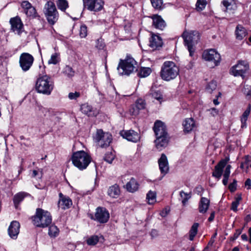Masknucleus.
<instances>
[{
    "label": "nucleus",
    "mask_w": 251,
    "mask_h": 251,
    "mask_svg": "<svg viewBox=\"0 0 251 251\" xmlns=\"http://www.w3.org/2000/svg\"><path fill=\"white\" fill-rule=\"evenodd\" d=\"M153 130L156 136L154 141L156 148L161 151L167 146L170 139L166 126L163 122L157 120L154 124Z\"/></svg>",
    "instance_id": "1"
},
{
    "label": "nucleus",
    "mask_w": 251,
    "mask_h": 251,
    "mask_svg": "<svg viewBox=\"0 0 251 251\" xmlns=\"http://www.w3.org/2000/svg\"><path fill=\"white\" fill-rule=\"evenodd\" d=\"M179 73V68L173 61H165L161 68L160 76L162 79L170 81L175 79Z\"/></svg>",
    "instance_id": "2"
},
{
    "label": "nucleus",
    "mask_w": 251,
    "mask_h": 251,
    "mask_svg": "<svg viewBox=\"0 0 251 251\" xmlns=\"http://www.w3.org/2000/svg\"><path fill=\"white\" fill-rule=\"evenodd\" d=\"M229 161V158L228 157L221 160L215 166L214 170L212 173V176L220 179L223 173V169L226 167V169L223 174V183L224 185H226L228 183V178L230 174V169L231 166L227 165Z\"/></svg>",
    "instance_id": "3"
},
{
    "label": "nucleus",
    "mask_w": 251,
    "mask_h": 251,
    "mask_svg": "<svg viewBox=\"0 0 251 251\" xmlns=\"http://www.w3.org/2000/svg\"><path fill=\"white\" fill-rule=\"evenodd\" d=\"M31 219L32 223L35 226L41 228L48 227L52 222L50 213L40 208L36 209L35 214L32 217Z\"/></svg>",
    "instance_id": "4"
},
{
    "label": "nucleus",
    "mask_w": 251,
    "mask_h": 251,
    "mask_svg": "<svg viewBox=\"0 0 251 251\" xmlns=\"http://www.w3.org/2000/svg\"><path fill=\"white\" fill-rule=\"evenodd\" d=\"M136 61L130 55H127L125 60L120 59L117 70L120 75H129L134 70H137Z\"/></svg>",
    "instance_id": "5"
},
{
    "label": "nucleus",
    "mask_w": 251,
    "mask_h": 251,
    "mask_svg": "<svg viewBox=\"0 0 251 251\" xmlns=\"http://www.w3.org/2000/svg\"><path fill=\"white\" fill-rule=\"evenodd\" d=\"M182 37L190 56H193L195 51V46L200 40L199 33L197 31H185L182 34Z\"/></svg>",
    "instance_id": "6"
},
{
    "label": "nucleus",
    "mask_w": 251,
    "mask_h": 251,
    "mask_svg": "<svg viewBox=\"0 0 251 251\" xmlns=\"http://www.w3.org/2000/svg\"><path fill=\"white\" fill-rule=\"evenodd\" d=\"M54 87V83L50 76L45 75L39 77L36 81L35 88L39 93L50 94Z\"/></svg>",
    "instance_id": "7"
},
{
    "label": "nucleus",
    "mask_w": 251,
    "mask_h": 251,
    "mask_svg": "<svg viewBox=\"0 0 251 251\" xmlns=\"http://www.w3.org/2000/svg\"><path fill=\"white\" fill-rule=\"evenodd\" d=\"M72 161L75 167L82 170L86 169L91 162V157L83 151H77L73 154Z\"/></svg>",
    "instance_id": "8"
},
{
    "label": "nucleus",
    "mask_w": 251,
    "mask_h": 251,
    "mask_svg": "<svg viewBox=\"0 0 251 251\" xmlns=\"http://www.w3.org/2000/svg\"><path fill=\"white\" fill-rule=\"evenodd\" d=\"M43 12L50 25H53L58 21L59 15L55 4L53 1L50 0L45 3Z\"/></svg>",
    "instance_id": "9"
},
{
    "label": "nucleus",
    "mask_w": 251,
    "mask_h": 251,
    "mask_svg": "<svg viewBox=\"0 0 251 251\" xmlns=\"http://www.w3.org/2000/svg\"><path fill=\"white\" fill-rule=\"evenodd\" d=\"M249 63L247 60H240L230 69V74L235 76L244 77L245 74L249 70Z\"/></svg>",
    "instance_id": "10"
},
{
    "label": "nucleus",
    "mask_w": 251,
    "mask_h": 251,
    "mask_svg": "<svg viewBox=\"0 0 251 251\" xmlns=\"http://www.w3.org/2000/svg\"><path fill=\"white\" fill-rule=\"evenodd\" d=\"M95 139L98 146L101 148L109 147L112 140V135L108 132H104L102 129L97 130Z\"/></svg>",
    "instance_id": "11"
},
{
    "label": "nucleus",
    "mask_w": 251,
    "mask_h": 251,
    "mask_svg": "<svg viewBox=\"0 0 251 251\" xmlns=\"http://www.w3.org/2000/svg\"><path fill=\"white\" fill-rule=\"evenodd\" d=\"M34 61V57L30 53L23 52L19 57V66L23 72L29 71L33 66Z\"/></svg>",
    "instance_id": "12"
},
{
    "label": "nucleus",
    "mask_w": 251,
    "mask_h": 251,
    "mask_svg": "<svg viewBox=\"0 0 251 251\" xmlns=\"http://www.w3.org/2000/svg\"><path fill=\"white\" fill-rule=\"evenodd\" d=\"M202 57L205 61L212 63L214 67L218 66L221 61L220 54L214 49L204 50Z\"/></svg>",
    "instance_id": "13"
},
{
    "label": "nucleus",
    "mask_w": 251,
    "mask_h": 251,
    "mask_svg": "<svg viewBox=\"0 0 251 251\" xmlns=\"http://www.w3.org/2000/svg\"><path fill=\"white\" fill-rule=\"evenodd\" d=\"M109 217V213L106 208L100 206L96 208L95 215L91 219L100 224H105L108 221Z\"/></svg>",
    "instance_id": "14"
},
{
    "label": "nucleus",
    "mask_w": 251,
    "mask_h": 251,
    "mask_svg": "<svg viewBox=\"0 0 251 251\" xmlns=\"http://www.w3.org/2000/svg\"><path fill=\"white\" fill-rule=\"evenodd\" d=\"M104 3L102 0H83L84 8L90 11L98 12L101 10Z\"/></svg>",
    "instance_id": "15"
},
{
    "label": "nucleus",
    "mask_w": 251,
    "mask_h": 251,
    "mask_svg": "<svg viewBox=\"0 0 251 251\" xmlns=\"http://www.w3.org/2000/svg\"><path fill=\"white\" fill-rule=\"evenodd\" d=\"M21 7L23 8L24 13L29 18L31 19L40 18L35 7L27 0L22 1Z\"/></svg>",
    "instance_id": "16"
},
{
    "label": "nucleus",
    "mask_w": 251,
    "mask_h": 251,
    "mask_svg": "<svg viewBox=\"0 0 251 251\" xmlns=\"http://www.w3.org/2000/svg\"><path fill=\"white\" fill-rule=\"evenodd\" d=\"M73 205V202L71 199L66 195H64L62 193L59 194V200L58 201V207L63 210L70 208Z\"/></svg>",
    "instance_id": "17"
},
{
    "label": "nucleus",
    "mask_w": 251,
    "mask_h": 251,
    "mask_svg": "<svg viewBox=\"0 0 251 251\" xmlns=\"http://www.w3.org/2000/svg\"><path fill=\"white\" fill-rule=\"evenodd\" d=\"M120 134L124 138L133 142H138L140 138L139 134L133 130H124Z\"/></svg>",
    "instance_id": "18"
},
{
    "label": "nucleus",
    "mask_w": 251,
    "mask_h": 251,
    "mask_svg": "<svg viewBox=\"0 0 251 251\" xmlns=\"http://www.w3.org/2000/svg\"><path fill=\"white\" fill-rule=\"evenodd\" d=\"M20 224L17 221L11 222L8 229L9 236L13 239H16L20 231Z\"/></svg>",
    "instance_id": "19"
},
{
    "label": "nucleus",
    "mask_w": 251,
    "mask_h": 251,
    "mask_svg": "<svg viewBox=\"0 0 251 251\" xmlns=\"http://www.w3.org/2000/svg\"><path fill=\"white\" fill-rule=\"evenodd\" d=\"M9 22L11 25V29L18 34H20L23 28V24L20 18L18 16L12 18Z\"/></svg>",
    "instance_id": "20"
},
{
    "label": "nucleus",
    "mask_w": 251,
    "mask_h": 251,
    "mask_svg": "<svg viewBox=\"0 0 251 251\" xmlns=\"http://www.w3.org/2000/svg\"><path fill=\"white\" fill-rule=\"evenodd\" d=\"M158 163L161 174L164 176L168 173L169 170L168 159L165 154L162 153L161 154L160 158L158 159Z\"/></svg>",
    "instance_id": "21"
},
{
    "label": "nucleus",
    "mask_w": 251,
    "mask_h": 251,
    "mask_svg": "<svg viewBox=\"0 0 251 251\" xmlns=\"http://www.w3.org/2000/svg\"><path fill=\"white\" fill-rule=\"evenodd\" d=\"M152 20V26L156 29L163 30L166 26V24L162 17L158 15L151 16Z\"/></svg>",
    "instance_id": "22"
},
{
    "label": "nucleus",
    "mask_w": 251,
    "mask_h": 251,
    "mask_svg": "<svg viewBox=\"0 0 251 251\" xmlns=\"http://www.w3.org/2000/svg\"><path fill=\"white\" fill-rule=\"evenodd\" d=\"M151 37L150 38V46L153 50L160 48L163 45V41L161 37L158 35L151 33Z\"/></svg>",
    "instance_id": "23"
},
{
    "label": "nucleus",
    "mask_w": 251,
    "mask_h": 251,
    "mask_svg": "<svg viewBox=\"0 0 251 251\" xmlns=\"http://www.w3.org/2000/svg\"><path fill=\"white\" fill-rule=\"evenodd\" d=\"M139 184L134 177H131L130 180L126 184L125 188L127 191L130 193H134L139 189Z\"/></svg>",
    "instance_id": "24"
},
{
    "label": "nucleus",
    "mask_w": 251,
    "mask_h": 251,
    "mask_svg": "<svg viewBox=\"0 0 251 251\" xmlns=\"http://www.w3.org/2000/svg\"><path fill=\"white\" fill-rule=\"evenodd\" d=\"M236 39L237 40H243L248 35L247 29L241 25H238L235 30Z\"/></svg>",
    "instance_id": "25"
},
{
    "label": "nucleus",
    "mask_w": 251,
    "mask_h": 251,
    "mask_svg": "<svg viewBox=\"0 0 251 251\" xmlns=\"http://www.w3.org/2000/svg\"><path fill=\"white\" fill-rule=\"evenodd\" d=\"M210 205V201L204 197H202L199 203V211L200 213H205L209 208Z\"/></svg>",
    "instance_id": "26"
},
{
    "label": "nucleus",
    "mask_w": 251,
    "mask_h": 251,
    "mask_svg": "<svg viewBox=\"0 0 251 251\" xmlns=\"http://www.w3.org/2000/svg\"><path fill=\"white\" fill-rule=\"evenodd\" d=\"M107 194L108 196L112 198H118L120 194V189L119 185L115 184L110 186L108 189Z\"/></svg>",
    "instance_id": "27"
},
{
    "label": "nucleus",
    "mask_w": 251,
    "mask_h": 251,
    "mask_svg": "<svg viewBox=\"0 0 251 251\" xmlns=\"http://www.w3.org/2000/svg\"><path fill=\"white\" fill-rule=\"evenodd\" d=\"M183 126L184 127V131L185 132L191 131L195 126L194 119L193 118L186 119L183 123Z\"/></svg>",
    "instance_id": "28"
},
{
    "label": "nucleus",
    "mask_w": 251,
    "mask_h": 251,
    "mask_svg": "<svg viewBox=\"0 0 251 251\" xmlns=\"http://www.w3.org/2000/svg\"><path fill=\"white\" fill-rule=\"evenodd\" d=\"M27 196V194L24 192H21L16 194L13 197V203L16 209L18 208L20 202Z\"/></svg>",
    "instance_id": "29"
},
{
    "label": "nucleus",
    "mask_w": 251,
    "mask_h": 251,
    "mask_svg": "<svg viewBox=\"0 0 251 251\" xmlns=\"http://www.w3.org/2000/svg\"><path fill=\"white\" fill-rule=\"evenodd\" d=\"M251 105L249 104L246 109V110L244 112L240 118V121L241 122V127L242 128H246L247 127V121L248 120V117L251 112Z\"/></svg>",
    "instance_id": "30"
},
{
    "label": "nucleus",
    "mask_w": 251,
    "mask_h": 251,
    "mask_svg": "<svg viewBox=\"0 0 251 251\" xmlns=\"http://www.w3.org/2000/svg\"><path fill=\"white\" fill-rule=\"evenodd\" d=\"M137 75L140 77H146L149 76L152 72V70L150 67H140L137 69Z\"/></svg>",
    "instance_id": "31"
},
{
    "label": "nucleus",
    "mask_w": 251,
    "mask_h": 251,
    "mask_svg": "<svg viewBox=\"0 0 251 251\" xmlns=\"http://www.w3.org/2000/svg\"><path fill=\"white\" fill-rule=\"evenodd\" d=\"M80 109L83 113L88 116H93L95 115L92 107L91 105H88L87 103L82 104Z\"/></svg>",
    "instance_id": "32"
},
{
    "label": "nucleus",
    "mask_w": 251,
    "mask_h": 251,
    "mask_svg": "<svg viewBox=\"0 0 251 251\" xmlns=\"http://www.w3.org/2000/svg\"><path fill=\"white\" fill-rule=\"evenodd\" d=\"M199 224L197 223H195L191 226L189 232V239L190 241H193L195 237L198 233V229Z\"/></svg>",
    "instance_id": "33"
},
{
    "label": "nucleus",
    "mask_w": 251,
    "mask_h": 251,
    "mask_svg": "<svg viewBox=\"0 0 251 251\" xmlns=\"http://www.w3.org/2000/svg\"><path fill=\"white\" fill-rule=\"evenodd\" d=\"M56 5L58 8L63 12H65L69 7V3L67 0H56Z\"/></svg>",
    "instance_id": "34"
},
{
    "label": "nucleus",
    "mask_w": 251,
    "mask_h": 251,
    "mask_svg": "<svg viewBox=\"0 0 251 251\" xmlns=\"http://www.w3.org/2000/svg\"><path fill=\"white\" fill-rule=\"evenodd\" d=\"M63 74L69 77H72L75 75V71L69 65H66L63 69L62 71Z\"/></svg>",
    "instance_id": "35"
},
{
    "label": "nucleus",
    "mask_w": 251,
    "mask_h": 251,
    "mask_svg": "<svg viewBox=\"0 0 251 251\" xmlns=\"http://www.w3.org/2000/svg\"><path fill=\"white\" fill-rule=\"evenodd\" d=\"M60 61V53L55 52L51 55L50 58L48 60V64L56 65L59 63Z\"/></svg>",
    "instance_id": "36"
},
{
    "label": "nucleus",
    "mask_w": 251,
    "mask_h": 251,
    "mask_svg": "<svg viewBox=\"0 0 251 251\" xmlns=\"http://www.w3.org/2000/svg\"><path fill=\"white\" fill-rule=\"evenodd\" d=\"M115 157V152L112 149H110V151H108L105 154L104 160L108 163H112L113 160Z\"/></svg>",
    "instance_id": "37"
},
{
    "label": "nucleus",
    "mask_w": 251,
    "mask_h": 251,
    "mask_svg": "<svg viewBox=\"0 0 251 251\" xmlns=\"http://www.w3.org/2000/svg\"><path fill=\"white\" fill-rule=\"evenodd\" d=\"M179 195L182 199L181 202L182 205L185 206L188 201L191 198V192L187 193L184 192L183 191H181L179 193Z\"/></svg>",
    "instance_id": "38"
},
{
    "label": "nucleus",
    "mask_w": 251,
    "mask_h": 251,
    "mask_svg": "<svg viewBox=\"0 0 251 251\" xmlns=\"http://www.w3.org/2000/svg\"><path fill=\"white\" fill-rule=\"evenodd\" d=\"M156 194L155 192L150 190L147 194L146 199L148 203L152 204L156 201Z\"/></svg>",
    "instance_id": "39"
},
{
    "label": "nucleus",
    "mask_w": 251,
    "mask_h": 251,
    "mask_svg": "<svg viewBox=\"0 0 251 251\" xmlns=\"http://www.w3.org/2000/svg\"><path fill=\"white\" fill-rule=\"evenodd\" d=\"M59 229L54 225L50 226L49 228L48 233L50 237H55L57 236L59 234Z\"/></svg>",
    "instance_id": "40"
},
{
    "label": "nucleus",
    "mask_w": 251,
    "mask_h": 251,
    "mask_svg": "<svg viewBox=\"0 0 251 251\" xmlns=\"http://www.w3.org/2000/svg\"><path fill=\"white\" fill-rule=\"evenodd\" d=\"M88 34L87 26L85 24L80 25L79 30V35L80 38H85Z\"/></svg>",
    "instance_id": "41"
},
{
    "label": "nucleus",
    "mask_w": 251,
    "mask_h": 251,
    "mask_svg": "<svg viewBox=\"0 0 251 251\" xmlns=\"http://www.w3.org/2000/svg\"><path fill=\"white\" fill-rule=\"evenodd\" d=\"M154 8L160 10L163 8V0H150Z\"/></svg>",
    "instance_id": "42"
},
{
    "label": "nucleus",
    "mask_w": 251,
    "mask_h": 251,
    "mask_svg": "<svg viewBox=\"0 0 251 251\" xmlns=\"http://www.w3.org/2000/svg\"><path fill=\"white\" fill-rule=\"evenodd\" d=\"M206 0H198L196 3V8L198 11H201L204 9L206 5Z\"/></svg>",
    "instance_id": "43"
},
{
    "label": "nucleus",
    "mask_w": 251,
    "mask_h": 251,
    "mask_svg": "<svg viewBox=\"0 0 251 251\" xmlns=\"http://www.w3.org/2000/svg\"><path fill=\"white\" fill-rule=\"evenodd\" d=\"M99 241V238L97 235H93L87 240V243L89 245L93 246L97 244Z\"/></svg>",
    "instance_id": "44"
},
{
    "label": "nucleus",
    "mask_w": 251,
    "mask_h": 251,
    "mask_svg": "<svg viewBox=\"0 0 251 251\" xmlns=\"http://www.w3.org/2000/svg\"><path fill=\"white\" fill-rule=\"evenodd\" d=\"M242 198L241 195L238 196L235 198V200L232 201L231 203V209L233 211H237V207L239 204V202L241 200Z\"/></svg>",
    "instance_id": "45"
},
{
    "label": "nucleus",
    "mask_w": 251,
    "mask_h": 251,
    "mask_svg": "<svg viewBox=\"0 0 251 251\" xmlns=\"http://www.w3.org/2000/svg\"><path fill=\"white\" fill-rule=\"evenodd\" d=\"M217 87V82L216 81L212 80L207 85L206 89L209 93H212L213 91L216 89Z\"/></svg>",
    "instance_id": "46"
},
{
    "label": "nucleus",
    "mask_w": 251,
    "mask_h": 251,
    "mask_svg": "<svg viewBox=\"0 0 251 251\" xmlns=\"http://www.w3.org/2000/svg\"><path fill=\"white\" fill-rule=\"evenodd\" d=\"M146 103L142 99L137 100L136 102V107L139 110L143 109L145 108Z\"/></svg>",
    "instance_id": "47"
},
{
    "label": "nucleus",
    "mask_w": 251,
    "mask_h": 251,
    "mask_svg": "<svg viewBox=\"0 0 251 251\" xmlns=\"http://www.w3.org/2000/svg\"><path fill=\"white\" fill-rule=\"evenodd\" d=\"M152 97L160 102L163 100V96L159 91L153 92L152 93Z\"/></svg>",
    "instance_id": "48"
},
{
    "label": "nucleus",
    "mask_w": 251,
    "mask_h": 251,
    "mask_svg": "<svg viewBox=\"0 0 251 251\" xmlns=\"http://www.w3.org/2000/svg\"><path fill=\"white\" fill-rule=\"evenodd\" d=\"M80 96V94L79 92H75V93L71 92L68 95V98L70 100H76L77 98H79Z\"/></svg>",
    "instance_id": "49"
},
{
    "label": "nucleus",
    "mask_w": 251,
    "mask_h": 251,
    "mask_svg": "<svg viewBox=\"0 0 251 251\" xmlns=\"http://www.w3.org/2000/svg\"><path fill=\"white\" fill-rule=\"evenodd\" d=\"M236 187L237 181L234 179L233 182L229 185L228 188L231 192H233L236 190Z\"/></svg>",
    "instance_id": "50"
},
{
    "label": "nucleus",
    "mask_w": 251,
    "mask_h": 251,
    "mask_svg": "<svg viewBox=\"0 0 251 251\" xmlns=\"http://www.w3.org/2000/svg\"><path fill=\"white\" fill-rule=\"evenodd\" d=\"M242 229H237L236 230L235 232L233 234V236L231 237V240L234 241L236 240L239 236L241 234Z\"/></svg>",
    "instance_id": "51"
},
{
    "label": "nucleus",
    "mask_w": 251,
    "mask_h": 251,
    "mask_svg": "<svg viewBox=\"0 0 251 251\" xmlns=\"http://www.w3.org/2000/svg\"><path fill=\"white\" fill-rule=\"evenodd\" d=\"M245 185L246 187H248V189H250L251 188V180L250 178H248L245 182Z\"/></svg>",
    "instance_id": "52"
},
{
    "label": "nucleus",
    "mask_w": 251,
    "mask_h": 251,
    "mask_svg": "<svg viewBox=\"0 0 251 251\" xmlns=\"http://www.w3.org/2000/svg\"><path fill=\"white\" fill-rule=\"evenodd\" d=\"M251 161V157L250 155H246L245 156V163L246 165H248L249 163ZM249 166L247 165V168L248 169Z\"/></svg>",
    "instance_id": "53"
},
{
    "label": "nucleus",
    "mask_w": 251,
    "mask_h": 251,
    "mask_svg": "<svg viewBox=\"0 0 251 251\" xmlns=\"http://www.w3.org/2000/svg\"><path fill=\"white\" fill-rule=\"evenodd\" d=\"M215 213L214 211H213L211 213L208 219V221L209 222H211L214 220V218H215Z\"/></svg>",
    "instance_id": "54"
},
{
    "label": "nucleus",
    "mask_w": 251,
    "mask_h": 251,
    "mask_svg": "<svg viewBox=\"0 0 251 251\" xmlns=\"http://www.w3.org/2000/svg\"><path fill=\"white\" fill-rule=\"evenodd\" d=\"M209 110L211 111V114L213 116H215L218 114V110L215 108H212Z\"/></svg>",
    "instance_id": "55"
},
{
    "label": "nucleus",
    "mask_w": 251,
    "mask_h": 251,
    "mask_svg": "<svg viewBox=\"0 0 251 251\" xmlns=\"http://www.w3.org/2000/svg\"><path fill=\"white\" fill-rule=\"evenodd\" d=\"M224 6L226 8V10H227L228 6L230 5V3L227 1L224 0L222 2Z\"/></svg>",
    "instance_id": "56"
},
{
    "label": "nucleus",
    "mask_w": 251,
    "mask_h": 251,
    "mask_svg": "<svg viewBox=\"0 0 251 251\" xmlns=\"http://www.w3.org/2000/svg\"><path fill=\"white\" fill-rule=\"evenodd\" d=\"M241 238L243 240L248 241V238L247 235L246 234H243L241 235Z\"/></svg>",
    "instance_id": "57"
},
{
    "label": "nucleus",
    "mask_w": 251,
    "mask_h": 251,
    "mask_svg": "<svg viewBox=\"0 0 251 251\" xmlns=\"http://www.w3.org/2000/svg\"><path fill=\"white\" fill-rule=\"evenodd\" d=\"M38 174V172L36 170H33L32 172V176L34 177H35Z\"/></svg>",
    "instance_id": "58"
},
{
    "label": "nucleus",
    "mask_w": 251,
    "mask_h": 251,
    "mask_svg": "<svg viewBox=\"0 0 251 251\" xmlns=\"http://www.w3.org/2000/svg\"><path fill=\"white\" fill-rule=\"evenodd\" d=\"M249 242L251 244V227L249 229Z\"/></svg>",
    "instance_id": "59"
},
{
    "label": "nucleus",
    "mask_w": 251,
    "mask_h": 251,
    "mask_svg": "<svg viewBox=\"0 0 251 251\" xmlns=\"http://www.w3.org/2000/svg\"><path fill=\"white\" fill-rule=\"evenodd\" d=\"M213 103L216 105L219 104V101L218 100V99L217 98L216 99H214L213 100Z\"/></svg>",
    "instance_id": "60"
},
{
    "label": "nucleus",
    "mask_w": 251,
    "mask_h": 251,
    "mask_svg": "<svg viewBox=\"0 0 251 251\" xmlns=\"http://www.w3.org/2000/svg\"><path fill=\"white\" fill-rule=\"evenodd\" d=\"M232 251H239V249L238 247H236L232 249Z\"/></svg>",
    "instance_id": "61"
},
{
    "label": "nucleus",
    "mask_w": 251,
    "mask_h": 251,
    "mask_svg": "<svg viewBox=\"0 0 251 251\" xmlns=\"http://www.w3.org/2000/svg\"><path fill=\"white\" fill-rule=\"evenodd\" d=\"M245 162L244 163H241V165H240V168L241 169H244V164H245Z\"/></svg>",
    "instance_id": "62"
},
{
    "label": "nucleus",
    "mask_w": 251,
    "mask_h": 251,
    "mask_svg": "<svg viewBox=\"0 0 251 251\" xmlns=\"http://www.w3.org/2000/svg\"><path fill=\"white\" fill-rule=\"evenodd\" d=\"M156 232V230L155 229H153L151 230V234L152 235L153 234H155Z\"/></svg>",
    "instance_id": "63"
},
{
    "label": "nucleus",
    "mask_w": 251,
    "mask_h": 251,
    "mask_svg": "<svg viewBox=\"0 0 251 251\" xmlns=\"http://www.w3.org/2000/svg\"><path fill=\"white\" fill-rule=\"evenodd\" d=\"M189 251H195V249L194 248H192Z\"/></svg>",
    "instance_id": "64"
}]
</instances>
